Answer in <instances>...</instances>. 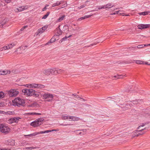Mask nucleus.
<instances>
[{"instance_id":"nucleus-1","label":"nucleus","mask_w":150,"mask_h":150,"mask_svg":"<svg viewBox=\"0 0 150 150\" xmlns=\"http://www.w3.org/2000/svg\"><path fill=\"white\" fill-rule=\"evenodd\" d=\"M12 102L14 105L20 107L21 106H25V101L20 98L17 97L12 100Z\"/></svg>"},{"instance_id":"nucleus-2","label":"nucleus","mask_w":150,"mask_h":150,"mask_svg":"<svg viewBox=\"0 0 150 150\" xmlns=\"http://www.w3.org/2000/svg\"><path fill=\"white\" fill-rule=\"evenodd\" d=\"M11 130L10 128L8 125L4 124L0 125V132H1L4 134H9Z\"/></svg>"},{"instance_id":"nucleus-3","label":"nucleus","mask_w":150,"mask_h":150,"mask_svg":"<svg viewBox=\"0 0 150 150\" xmlns=\"http://www.w3.org/2000/svg\"><path fill=\"white\" fill-rule=\"evenodd\" d=\"M43 98L44 99H47V101L50 102L52 101L54 96L53 94L49 93H45L42 95Z\"/></svg>"},{"instance_id":"nucleus-4","label":"nucleus","mask_w":150,"mask_h":150,"mask_svg":"<svg viewBox=\"0 0 150 150\" xmlns=\"http://www.w3.org/2000/svg\"><path fill=\"white\" fill-rule=\"evenodd\" d=\"M22 92L24 93L25 95L27 96H33L34 93V90L32 89H24L22 90Z\"/></svg>"},{"instance_id":"nucleus-5","label":"nucleus","mask_w":150,"mask_h":150,"mask_svg":"<svg viewBox=\"0 0 150 150\" xmlns=\"http://www.w3.org/2000/svg\"><path fill=\"white\" fill-rule=\"evenodd\" d=\"M56 131V130L52 129V130H45V131H40V132H35L33 134L27 135V136H28L33 137V136H35L38 134H44V133H48L49 132H51V131Z\"/></svg>"},{"instance_id":"nucleus-6","label":"nucleus","mask_w":150,"mask_h":150,"mask_svg":"<svg viewBox=\"0 0 150 150\" xmlns=\"http://www.w3.org/2000/svg\"><path fill=\"white\" fill-rule=\"evenodd\" d=\"M21 118L19 117H11L7 120V122L8 124H11L14 122L18 123V121Z\"/></svg>"},{"instance_id":"nucleus-7","label":"nucleus","mask_w":150,"mask_h":150,"mask_svg":"<svg viewBox=\"0 0 150 150\" xmlns=\"http://www.w3.org/2000/svg\"><path fill=\"white\" fill-rule=\"evenodd\" d=\"M9 96L10 97H15L19 93L18 91L15 89L11 90L8 92Z\"/></svg>"},{"instance_id":"nucleus-8","label":"nucleus","mask_w":150,"mask_h":150,"mask_svg":"<svg viewBox=\"0 0 150 150\" xmlns=\"http://www.w3.org/2000/svg\"><path fill=\"white\" fill-rule=\"evenodd\" d=\"M60 25L59 26V27L56 28L55 30V34L54 37L55 36H59L61 35L62 33V31L59 28Z\"/></svg>"},{"instance_id":"nucleus-9","label":"nucleus","mask_w":150,"mask_h":150,"mask_svg":"<svg viewBox=\"0 0 150 150\" xmlns=\"http://www.w3.org/2000/svg\"><path fill=\"white\" fill-rule=\"evenodd\" d=\"M6 144L11 146H14L15 144L14 140L13 139H8L5 141Z\"/></svg>"},{"instance_id":"nucleus-10","label":"nucleus","mask_w":150,"mask_h":150,"mask_svg":"<svg viewBox=\"0 0 150 150\" xmlns=\"http://www.w3.org/2000/svg\"><path fill=\"white\" fill-rule=\"evenodd\" d=\"M112 6L110 4H108L106 5H105L103 6H101L99 7L98 9H96L95 10L98 11V10L102 9V8H110L112 7Z\"/></svg>"},{"instance_id":"nucleus-11","label":"nucleus","mask_w":150,"mask_h":150,"mask_svg":"<svg viewBox=\"0 0 150 150\" xmlns=\"http://www.w3.org/2000/svg\"><path fill=\"white\" fill-rule=\"evenodd\" d=\"M30 125L34 127H35L41 125V123H40V122H39L38 120H36L34 121L31 122L30 124Z\"/></svg>"},{"instance_id":"nucleus-12","label":"nucleus","mask_w":150,"mask_h":150,"mask_svg":"<svg viewBox=\"0 0 150 150\" xmlns=\"http://www.w3.org/2000/svg\"><path fill=\"white\" fill-rule=\"evenodd\" d=\"M149 26V24H141L138 25L137 27L138 29H142L144 28H148Z\"/></svg>"},{"instance_id":"nucleus-13","label":"nucleus","mask_w":150,"mask_h":150,"mask_svg":"<svg viewBox=\"0 0 150 150\" xmlns=\"http://www.w3.org/2000/svg\"><path fill=\"white\" fill-rule=\"evenodd\" d=\"M19 8L16 9V12H21L27 8V6H23Z\"/></svg>"},{"instance_id":"nucleus-14","label":"nucleus","mask_w":150,"mask_h":150,"mask_svg":"<svg viewBox=\"0 0 150 150\" xmlns=\"http://www.w3.org/2000/svg\"><path fill=\"white\" fill-rule=\"evenodd\" d=\"M10 71H2L0 70V75H5L7 74H10Z\"/></svg>"},{"instance_id":"nucleus-15","label":"nucleus","mask_w":150,"mask_h":150,"mask_svg":"<svg viewBox=\"0 0 150 150\" xmlns=\"http://www.w3.org/2000/svg\"><path fill=\"white\" fill-rule=\"evenodd\" d=\"M147 128L145 127L144 129H142L140 130H137V132H138V135H137V136H139L140 135H142L144 134L145 133V132H142V131L146 129Z\"/></svg>"},{"instance_id":"nucleus-16","label":"nucleus","mask_w":150,"mask_h":150,"mask_svg":"<svg viewBox=\"0 0 150 150\" xmlns=\"http://www.w3.org/2000/svg\"><path fill=\"white\" fill-rule=\"evenodd\" d=\"M68 119H71L73 121H78L79 120V117L72 116L68 117Z\"/></svg>"},{"instance_id":"nucleus-17","label":"nucleus","mask_w":150,"mask_h":150,"mask_svg":"<svg viewBox=\"0 0 150 150\" xmlns=\"http://www.w3.org/2000/svg\"><path fill=\"white\" fill-rule=\"evenodd\" d=\"M63 2V1H61L59 2V1H57L56 3H54L52 4V7H54L56 6H58L61 5L62 4Z\"/></svg>"},{"instance_id":"nucleus-18","label":"nucleus","mask_w":150,"mask_h":150,"mask_svg":"<svg viewBox=\"0 0 150 150\" xmlns=\"http://www.w3.org/2000/svg\"><path fill=\"white\" fill-rule=\"evenodd\" d=\"M50 74H56V68H53L52 69H49Z\"/></svg>"},{"instance_id":"nucleus-19","label":"nucleus","mask_w":150,"mask_h":150,"mask_svg":"<svg viewBox=\"0 0 150 150\" xmlns=\"http://www.w3.org/2000/svg\"><path fill=\"white\" fill-rule=\"evenodd\" d=\"M149 122H146L144 123H142L140 124V125H139L137 128V129H141V127H143L145 126V125H147L149 124Z\"/></svg>"},{"instance_id":"nucleus-20","label":"nucleus","mask_w":150,"mask_h":150,"mask_svg":"<svg viewBox=\"0 0 150 150\" xmlns=\"http://www.w3.org/2000/svg\"><path fill=\"white\" fill-rule=\"evenodd\" d=\"M84 130H78L76 131H75L74 132L76 133V134L77 135H82L84 134V133L83 132H79V131H83Z\"/></svg>"},{"instance_id":"nucleus-21","label":"nucleus","mask_w":150,"mask_h":150,"mask_svg":"<svg viewBox=\"0 0 150 150\" xmlns=\"http://www.w3.org/2000/svg\"><path fill=\"white\" fill-rule=\"evenodd\" d=\"M56 74H58L62 73L64 71L61 69L56 68Z\"/></svg>"},{"instance_id":"nucleus-22","label":"nucleus","mask_w":150,"mask_h":150,"mask_svg":"<svg viewBox=\"0 0 150 150\" xmlns=\"http://www.w3.org/2000/svg\"><path fill=\"white\" fill-rule=\"evenodd\" d=\"M49 69L45 70L43 71V73L46 75H50Z\"/></svg>"},{"instance_id":"nucleus-23","label":"nucleus","mask_w":150,"mask_h":150,"mask_svg":"<svg viewBox=\"0 0 150 150\" xmlns=\"http://www.w3.org/2000/svg\"><path fill=\"white\" fill-rule=\"evenodd\" d=\"M54 36L50 40V42H48L45 45H47L49 44L50 43H52L54 42V41L56 40V39L54 38Z\"/></svg>"},{"instance_id":"nucleus-24","label":"nucleus","mask_w":150,"mask_h":150,"mask_svg":"<svg viewBox=\"0 0 150 150\" xmlns=\"http://www.w3.org/2000/svg\"><path fill=\"white\" fill-rule=\"evenodd\" d=\"M138 100H134L132 101L129 102V103H128L127 104L130 105L131 104L132 105V104H138Z\"/></svg>"},{"instance_id":"nucleus-25","label":"nucleus","mask_w":150,"mask_h":150,"mask_svg":"<svg viewBox=\"0 0 150 150\" xmlns=\"http://www.w3.org/2000/svg\"><path fill=\"white\" fill-rule=\"evenodd\" d=\"M33 94V96H34L35 97H38L40 93L39 92H36L35 90H34V93Z\"/></svg>"},{"instance_id":"nucleus-26","label":"nucleus","mask_w":150,"mask_h":150,"mask_svg":"<svg viewBox=\"0 0 150 150\" xmlns=\"http://www.w3.org/2000/svg\"><path fill=\"white\" fill-rule=\"evenodd\" d=\"M71 36V35H70L68 37L65 36V37L63 38L61 40L59 41V42L61 43L63 41L65 40L67 38L70 37Z\"/></svg>"},{"instance_id":"nucleus-27","label":"nucleus","mask_w":150,"mask_h":150,"mask_svg":"<svg viewBox=\"0 0 150 150\" xmlns=\"http://www.w3.org/2000/svg\"><path fill=\"white\" fill-rule=\"evenodd\" d=\"M44 30L42 28H40L38 30V31L37 32V35H38L39 33H42L44 32Z\"/></svg>"},{"instance_id":"nucleus-28","label":"nucleus","mask_w":150,"mask_h":150,"mask_svg":"<svg viewBox=\"0 0 150 150\" xmlns=\"http://www.w3.org/2000/svg\"><path fill=\"white\" fill-rule=\"evenodd\" d=\"M39 147H27L25 148V149H30V150H32L34 149H39Z\"/></svg>"},{"instance_id":"nucleus-29","label":"nucleus","mask_w":150,"mask_h":150,"mask_svg":"<svg viewBox=\"0 0 150 150\" xmlns=\"http://www.w3.org/2000/svg\"><path fill=\"white\" fill-rule=\"evenodd\" d=\"M28 47V46H27V45H25V46H21L19 48H18L17 49V51H16V52H17L19 50H21H21H25V47Z\"/></svg>"},{"instance_id":"nucleus-30","label":"nucleus","mask_w":150,"mask_h":150,"mask_svg":"<svg viewBox=\"0 0 150 150\" xmlns=\"http://www.w3.org/2000/svg\"><path fill=\"white\" fill-rule=\"evenodd\" d=\"M15 45V44L14 43H13L11 44L8 45L7 46L8 47V49H9L11 48Z\"/></svg>"},{"instance_id":"nucleus-31","label":"nucleus","mask_w":150,"mask_h":150,"mask_svg":"<svg viewBox=\"0 0 150 150\" xmlns=\"http://www.w3.org/2000/svg\"><path fill=\"white\" fill-rule=\"evenodd\" d=\"M38 84H30V88H37Z\"/></svg>"},{"instance_id":"nucleus-32","label":"nucleus","mask_w":150,"mask_h":150,"mask_svg":"<svg viewBox=\"0 0 150 150\" xmlns=\"http://www.w3.org/2000/svg\"><path fill=\"white\" fill-rule=\"evenodd\" d=\"M65 17V16L64 15L61 17H59L57 20L58 21L60 22L62 21L64 19Z\"/></svg>"},{"instance_id":"nucleus-33","label":"nucleus","mask_w":150,"mask_h":150,"mask_svg":"<svg viewBox=\"0 0 150 150\" xmlns=\"http://www.w3.org/2000/svg\"><path fill=\"white\" fill-rule=\"evenodd\" d=\"M50 13V12H47L46 14L42 18V19H46Z\"/></svg>"},{"instance_id":"nucleus-34","label":"nucleus","mask_w":150,"mask_h":150,"mask_svg":"<svg viewBox=\"0 0 150 150\" xmlns=\"http://www.w3.org/2000/svg\"><path fill=\"white\" fill-rule=\"evenodd\" d=\"M136 63L137 64H144V61L137 60L136 61Z\"/></svg>"},{"instance_id":"nucleus-35","label":"nucleus","mask_w":150,"mask_h":150,"mask_svg":"<svg viewBox=\"0 0 150 150\" xmlns=\"http://www.w3.org/2000/svg\"><path fill=\"white\" fill-rule=\"evenodd\" d=\"M28 115H40L41 114L40 113H36V112H30L28 113Z\"/></svg>"},{"instance_id":"nucleus-36","label":"nucleus","mask_w":150,"mask_h":150,"mask_svg":"<svg viewBox=\"0 0 150 150\" xmlns=\"http://www.w3.org/2000/svg\"><path fill=\"white\" fill-rule=\"evenodd\" d=\"M37 88H45V86L44 85L38 84Z\"/></svg>"},{"instance_id":"nucleus-37","label":"nucleus","mask_w":150,"mask_h":150,"mask_svg":"<svg viewBox=\"0 0 150 150\" xmlns=\"http://www.w3.org/2000/svg\"><path fill=\"white\" fill-rule=\"evenodd\" d=\"M63 2L62 4V7H61V8H63L67 6V4L66 2L63 1Z\"/></svg>"},{"instance_id":"nucleus-38","label":"nucleus","mask_w":150,"mask_h":150,"mask_svg":"<svg viewBox=\"0 0 150 150\" xmlns=\"http://www.w3.org/2000/svg\"><path fill=\"white\" fill-rule=\"evenodd\" d=\"M138 14L140 15H146L148 14V13L147 12H144L141 13H139Z\"/></svg>"},{"instance_id":"nucleus-39","label":"nucleus","mask_w":150,"mask_h":150,"mask_svg":"<svg viewBox=\"0 0 150 150\" xmlns=\"http://www.w3.org/2000/svg\"><path fill=\"white\" fill-rule=\"evenodd\" d=\"M63 31H64V32H66L65 31L68 29V27L66 25H65L64 26L63 28Z\"/></svg>"},{"instance_id":"nucleus-40","label":"nucleus","mask_w":150,"mask_h":150,"mask_svg":"<svg viewBox=\"0 0 150 150\" xmlns=\"http://www.w3.org/2000/svg\"><path fill=\"white\" fill-rule=\"evenodd\" d=\"M44 119L42 118L39 119L38 120H38L40 122V123H41V125L42 124V122L44 120Z\"/></svg>"},{"instance_id":"nucleus-41","label":"nucleus","mask_w":150,"mask_h":150,"mask_svg":"<svg viewBox=\"0 0 150 150\" xmlns=\"http://www.w3.org/2000/svg\"><path fill=\"white\" fill-rule=\"evenodd\" d=\"M122 76L121 75H117L114 76V77L115 78H117V79H119L122 78V77H121Z\"/></svg>"},{"instance_id":"nucleus-42","label":"nucleus","mask_w":150,"mask_h":150,"mask_svg":"<svg viewBox=\"0 0 150 150\" xmlns=\"http://www.w3.org/2000/svg\"><path fill=\"white\" fill-rule=\"evenodd\" d=\"M121 11V10H119L117 11H116L115 12L112 13L111 14V15H115L116 14H118Z\"/></svg>"},{"instance_id":"nucleus-43","label":"nucleus","mask_w":150,"mask_h":150,"mask_svg":"<svg viewBox=\"0 0 150 150\" xmlns=\"http://www.w3.org/2000/svg\"><path fill=\"white\" fill-rule=\"evenodd\" d=\"M86 4H83V5H81L79 7H78V8L79 9H80L81 8H83L84 7H85V6H86Z\"/></svg>"},{"instance_id":"nucleus-44","label":"nucleus","mask_w":150,"mask_h":150,"mask_svg":"<svg viewBox=\"0 0 150 150\" xmlns=\"http://www.w3.org/2000/svg\"><path fill=\"white\" fill-rule=\"evenodd\" d=\"M92 15H93L85 16L83 17H84V19H85L87 18H89L91 17Z\"/></svg>"},{"instance_id":"nucleus-45","label":"nucleus","mask_w":150,"mask_h":150,"mask_svg":"<svg viewBox=\"0 0 150 150\" xmlns=\"http://www.w3.org/2000/svg\"><path fill=\"white\" fill-rule=\"evenodd\" d=\"M4 96V93L2 92H0V98H3Z\"/></svg>"},{"instance_id":"nucleus-46","label":"nucleus","mask_w":150,"mask_h":150,"mask_svg":"<svg viewBox=\"0 0 150 150\" xmlns=\"http://www.w3.org/2000/svg\"><path fill=\"white\" fill-rule=\"evenodd\" d=\"M138 134L137 132L134 133L132 136V137H137Z\"/></svg>"},{"instance_id":"nucleus-47","label":"nucleus","mask_w":150,"mask_h":150,"mask_svg":"<svg viewBox=\"0 0 150 150\" xmlns=\"http://www.w3.org/2000/svg\"><path fill=\"white\" fill-rule=\"evenodd\" d=\"M144 47L143 45H139L137 47V48L138 49Z\"/></svg>"},{"instance_id":"nucleus-48","label":"nucleus","mask_w":150,"mask_h":150,"mask_svg":"<svg viewBox=\"0 0 150 150\" xmlns=\"http://www.w3.org/2000/svg\"><path fill=\"white\" fill-rule=\"evenodd\" d=\"M13 114V112L8 111L6 112V114L8 115H12Z\"/></svg>"},{"instance_id":"nucleus-49","label":"nucleus","mask_w":150,"mask_h":150,"mask_svg":"<svg viewBox=\"0 0 150 150\" xmlns=\"http://www.w3.org/2000/svg\"><path fill=\"white\" fill-rule=\"evenodd\" d=\"M2 48H4V50H8V48L7 46L3 47Z\"/></svg>"},{"instance_id":"nucleus-50","label":"nucleus","mask_w":150,"mask_h":150,"mask_svg":"<svg viewBox=\"0 0 150 150\" xmlns=\"http://www.w3.org/2000/svg\"><path fill=\"white\" fill-rule=\"evenodd\" d=\"M48 6V5H46L45 6V7H44V8H43V9H42V11H45L46 10V9H47L46 7H47V6Z\"/></svg>"},{"instance_id":"nucleus-51","label":"nucleus","mask_w":150,"mask_h":150,"mask_svg":"<svg viewBox=\"0 0 150 150\" xmlns=\"http://www.w3.org/2000/svg\"><path fill=\"white\" fill-rule=\"evenodd\" d=\"M96 43H94V44H91L90 45H89V46H86L85 47H91V46H92L93 45H96Z\"/></svg>"},{"instance_id":"nucleus-52","label":"nucleus","mask_w":150,"mask_h":150,"mask_svg":"<svg viewBox=\"0 0 150 150\" xmlns=\"http://www.w3.org/2000/svg\"><path fill=\"white\" fill-rule=\"evenodd\" d=\"M1 150H11V149L3 148L1 149Z\"/></svg>"},{"instance_id":"nucleus-53","label":"nucleus","mask_w":150,"mask_h":150,"mask_svg":"<svg viewBox=\"0 0 150 150\" xmlns=\"http://www.w3.org/2000/svg\"><path fill=\"white\" fill-rule=\"evenodd\" d=\"M47 27H46L45 26H44L43 27H42L41 28H42L45 31V30H46L47 28Z\"/></svg>"},{"instance_id":"nucleus-54","label":"nucleus","mask_w":150,"mask_h":150,"mask_svg":"<svg viewBox=\"0 0 150 150\" xmlns=\"http://www.w3.org/2000/svg\"><path fill=\"white\" fill-rule=\"evenodd\" d=\"M83 19H84V17H81L80 18H79L78 19V21H81V20H83Z\"/></svg>"},{"instance_id":"nucleus-55","label":"nucleus","mask_w":150,"mask_h":150,"mask_svg":"<svg viewBox=\"0 0 150 150\" xmlns=\"http://www.w3.org/2000/svg\"><path fill=\"white\" fill-rule=\"evenodd\" d=\"M63 119H64V120H66V119H68V116H64L63 117Z\"/></svg>"},{"instance_id":"nucleus-56","label":"nucleus","mask_w":150,"mask_h":150,"mask_svg":"<svg viewBox=\"0 0 150 150\" xmlns=\"http://www.w3.org/2000/svg\"><path fill=\"white\" fill-rule=\"evenodd\" d=\"M150 115V112L148 113L145 115V116L146 117H148V116Z\"/></svg>"},{"instance_id":"nucleus-57","label":"nucleus","mask_w":150,"mask_h":150,"mask_svg":"<svg viewBox=\"0 0 150 150\" xmlns=\"http://www.w3.org/2000/svg\"><path fill=\"white\" fill-rule=\"evenodd\" d=\"M122 11H120V13H119V14H120V15H122V14H124V13H122Z\"/></svg>"},{"instance_id":"nucleus-58","label":"nucleus","mask_w":150,"mask_h":150,"mask_svg":"<svg viewBox=\"0 0 150 150\" xmlns=\"http://www.w3.org/2000/svg\"><path fill=\"white\" fill-rule=\"evenodd\" d=\"M145 64H146L148 65H150V64H149L148 62H146L145 63Z\"/></svg>"},{"instance_id":"nucleus-59","label":"nucleus","mask_w":150,"mask_h":150,"mask_svg":"<svg viewBox=\"0 0 150 150\" xmlns=\"http://www.w3.org/2000/svg\"><path fill=\"white\" fill-rule=\"evenodd\" d=\"M71 125L70 124H64V125H63L64 126H67V125Z\"/></svg>"},{"instance_id":"nucleus-60","label":"nucleus","mask_w":150,"mask_h":150,"mask_svg":"<svg viewBox=\"0 0 150 150\" xmlns=\"http://www.w3.org/2000/svg\"><path fill=\"white\" fill-rule=\"evenodd\" d=\"M27 27V26L26 25V26H24L23 27V28H24V29H25V28H26Z\"/></svg>"},{"instance_id":"nucleus-61","label":"nucleus","mask_w":150,"mask_h":150,"mask_svg":"<svg viewBox=\"0 0 150 150\" xmlns=\"http://www.w3.org/2000/svg\"><path fill=\"white\" fill-rule=\"evenodd\" d=\"M76 98H80L79 95H77L76 96Z\"/></svg>"},{"instance_id":"nucleus-62","label":"nucleus","mask_w":150,"mask_h":150,"mask_svg":"<svg viewBox=\"0 0 150 150\" xmlns=\"http://www.w3.org/2000/svg\"><path fill=\"white\" fill-rule=\"evenodd\" d=\"M79 29V28H76L74 30H78Z\"/></svg>"},{"instance_id":"nucleus-63","label":"nucleus","mask_w":150,"mask_h":150,"mask_svg":"<svg viewBox=\"0 0 150 150\" xmlns=\"http://www.w3.org/2000/svg\"><path fill=\"white\" fill-rule=\"evenodd\" d=\"M24 29V28L23 27L21 29V31H23V30Z\"/></svg>"},{"instance_id":"nucleus-64","label":"nucleus","mask_w":150,"mask_h":150,"mask_svg":"<svg viewBox=\"0 0 150 150\" xmlns=\"http://www.w3.org/2000/svg\"><path fill=\"white\" fill-rule=\"evenodd\" d=\"M4 50V48H2V47L0 48V50L1 51H3Z\"/></svg>"}]
</instances>
